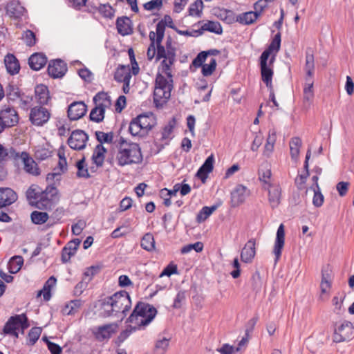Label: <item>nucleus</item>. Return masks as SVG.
I'll use <instances>...</instances> for the list:
<instances>
[{
  "instance_id": "f257e3e1",
  "label": "nucleus",
  "mask_w": 354,
  "mask_h": 354,
  "mask_svg": "<svg viewBox=\"0 0 354 354\" xmlns=\"http://www.w3.org/2000/svg\"><path fill=\"white\" fill-rule=\"evenodd\" d=\"M156 59H163L158 67L153 91V100L158 106L167 101L173 88L171 68L176 59V48L173 46L171 39L166 41L165 46L159 44L157 47Z\"/></svg>"
},
{
  "instance_id": "f03ea898",
  "label": "nucleus",
  "mask_w": 354,
  "mask_h": 354,
  "mask_svg": "<svg viewBox=\"0 0 354 354\" xmlns=\"http://www.w3.org/2000/svg\"><path fill=\"white\" fill-rule=\"evenodd\" d=\"M131 308V300L129 293L120 291L95 301L93 310L100 317H114L122 320Z\"/></svg>"
},
{
  "instance_id": "7ed1b4c3",
  "label": "nucleus",
  "mask_w": 354,
  "mask_h": 354,
  "mask_svg": "<svg viewBox=\"0 0 354 354\" xmlns=\"http://www.w3.org/2000/svg\"><path fill=\"white\" fill-rule=\"evenodd\" d=\"M156 313V309L152 306L142 302L138 303L128 318V321L134 326H127L118 336L119 340L123 342L133 332L145 328L152 322Z\"/></svg>"
},
{
  "instance_id": "20e7f679",
  "label": "nucleus",
  "mask_w": 354,
  "mask_h": 354,
  "mask_svg": "<svg viewBox=\"0 0 354 354\" xmlns=\"http://www.w3.org/2000/svg\"><path fill=\"white\" fill-rule=\"evenodd\" d=\"M56 194V187L52 183L48 184L44 192L37 185H32L26 192V198L32 205H35L38 208L41 206L47 207L50 205L51 201Z\"/></svg>"
},
{
  "instance_id": "39448f33",
  "label": "nucleus",
  "mask_w": 354,
  "mask_h": 354,
  "mask_svg": "<svg viewBox=\"0 0 354 354\" xmlns=\"http://www.w3.org/2000/svg\"><path fill=\"white\" fill-rule=\"evenodd\" d=\"M116 158L119 165L124 166L140 162L142 156L138 144L129 143L120 147Z\"/></svg>"
},
{
  "instance_id": "423d86ee",
  "label": "nucleus",
  "mask_w": 354,
  "mask_h": 354,
  "mask_svg": "<svg viewBox=\"0 0 354 354\" xmlns=\"http://www.w3.org/2000/svg\"><path fill=\"white\" fill-rule=\"evenodd\" d=\"M28 326L26 315H17L9 318L3 330L5 334L18 337L17 330H21V332L24 333V329L27 328Z\"/></svg>"
},
{
  "instance_id": "0eeeda50",
  "label": "nucleus",
  "mask_w": 354,
  "mask_h": 354,
  "mask_svg": "<svg viewBox=\"0 0 354 354\" xmlns=\"http://www.w3.org/2000/svg\"><path fill=\"white\" fill-rule=\"evenodd\" d=\"M353 326L348 321H344L335 328L333 339L335 342L339 343L348 341L353 337Z\"/></svg>"
},
{
  "instance_id": "6e6552de",
  "label": "nucleus",
  "mask_w": 354,
  "mask_h": 354,
  "mask_svg": "<svg viewBox=\"0 0 354 354\" xmlns=\"http://www.w3.org/2000/svg\"><path fill=\"white\" fill-rule=\"evenodd\" d=\"M274 62V56H272L270 59H266V54L263 55V57H260L261 77L268 88L272 87V79L273 76Z\"/></svg>"
},
{
  "instance_id": "1a4fd4ad",
  "label": "nucleus",
  "mask_w": 354,
  "mask_h": 354,
  "mask_svg": "<svg viewBox=\"0 0 354 354\" xmlns=\"http://www.w3.org/2000/svg\"><path fill=\"white\" fill-rule=\"evenodd\" d=\"M118 324L115 323H111L94 327L92 329V333L95 338L98 341H104L109 339L112 335L117 332Z\"/></svg>"
},
{
  "instance_id": "9d476101",
  "label": "nucleus",
  "mask_w": 354,
  "mask_h": 354,
  "mask_svg": "<svg viewBox=\"0 0 354 354\" xmlns=\"http://www.w3.org/2000/svg\"><path fill=\"white\" fill-rule=\"evenodd\" d=\"M174 28V22L169 15H165L156 25V32H149V39H156L158 43H161L165 35V26Z\"/></svg>"
},
{
  "instance_id": "9b49d317",
  "label": "nucleus",
  "mask_w": 354,
  "mask_h": 354,
  "mask_svg": "<svg viewBox=\"0 0 354 354\" xmlns=\"http://www.w3.org/2000/svg\"><path fill=\"white\" fill-rule=\"evenodd\" d=\"M58 156L59 160L58 162V167L55 168L53 171L48 174L46 176V181L48 184L52 183L55 187L59 183L61 180V175L66 170L67 163L65 158L61 157V151H59Z\"/></svg>"
},
{
  "instance_id": "f8f14e48",
  "label": "nucleus",
  "mask_w": 354,
  "mask_h": 354,
  "mask_svg": "<svg viewBox=\"0 0 354 354\" xmlns=\"http://www.w3.org/2000/svg\"><path fill=\"white\" fill-rule=\"evenodd\" d=\"M50 115V114L46 108L35 106L30 111V120L33 124L42 126L48 121Z\"/></svg>"
},
{
  "instance_id": "ddd939ff",
  "label": "nucleus",
  "mask_w": 354,
  "mask_h": 354,
  "mask_svg": "<svg viewBox=\"0 0 354 354\" xmlns=\"http://www.w3.org/2000/svg\"><path fill=\"white\" fill-rule=\"evenodd\" d=\"M88 136L82 130H75L72 132L68 140V144L71 148L75 150H81L86 147Z\"/></svg>"
},
{
  "instance_id": "4468645a",
  "label": "nucleus",
  "mask_w": 354,
  "mask_h": 354,
  "mask_svg": "<svg viewBox=\"0 0 354 354\" xmlns=\"http://www.w3.org/2000/svg\"><path fill=\"white\" fill-rule=\"evenodd\" d=\"M0 117L7 128L15 126L19 122L17 112L12 107L5 106L0 111Z\"/></svg>"
},
{
  "instance_id": "2eb2a0df",
  "label": "nucleus",
  "mask_w": 354,
  "mask_h": 354,
  "mask_svg": "<svg viewBox=\"0 0 354 354\" xmlns=\"http://www.w3.org/2000/svg\"><path fill=\"white\" fill-rule=\"evenodd\" d=\"M250 190L242 185H238L231 192V202L233 207L242 204L249 196Z\"/></svg>"
},
{
  "instance_id": "dca6fc26",
  "label": "nucleus",
  "mask_w": 354,
  "mask_h": 354,
  "mask_svg": "<svg viewBox=\"0 0 354 354\" xmlns=\"http://www.w3.org/2000/svg\"><path fill=\"white\" fill-rule=\"evenodd\" d=\"M66 71V64L61 59L51 61L48 66V73L53 78L62 77Z\"/></svg>"
},
{
  "instance_id": "f3484780",
  "label": "nucleus",
  "mask_w": 354,
  "mask_h": 354,
  "mask_svg": "<svg viewBox=\"0 0 354 354\" xmlns=\"http://www.w3.org/2000/svg\"><path fill=\"white\" fill-rule=\"evenodd\" d=\"M86 105L83 102H74L68 109V117L71 120L81 118L86 112Z\"/></svg>"
},
{
  "instance_id": "a211bd4d",
  "label": "nucleus",
  "mask_w": 354,
  "mask_h": 354,
  "mask_svg": "<svg viewBox=\"0 0 354 354\" xmlns=\"http://www.w3.org/2000/svg\"><path fill=\"white\" fill-rule=\"evenodd\" d=\"M285 242V232L284 226L281 224L277 229L276 239L274 242L273 253L275 256V263H277L281 254L282 249L284 246Z\"/></svg>"
},
{
  "instance_id": "6ab92c4d",
  "label": "nucleus",
  "mask_w": 354,
  "mask_h": 354,
  "mask_svg": "<svg viewBox=\"0 0 354 354\" xmlns=\"http://www.w3.org/2000/svg\"><path fill=\"white\" fill-rule=\"evenodd\" d=\"M264 189L268 190V201L271 207L272 208L277 207L280 203L281 196V190L279 185L274 183L265 187Z\"/></svg>"
},
{
  "instance_id": "aec40b11",
  "label": "nucleus",
  "mask_w": 354,
  "mask_h": 354,
  "mask_svg": "<svg viewBox=\"0 0 354 354\" xmlns=\"http://www.w3.org/2000/svg\"><path fill=\"white\" fill-rule=\"evenodd\" d=\"M17 199V194L10 188H0V208L15 203Z\"/></svg>"
},
{
  "instance_id": "412c9836",
  "label": "nucleus",
  "mask_w": 354,
  "mask_h": 354,
  "mask_svg": "<svg viewBox=\"0 0 354 354\" xmlns=\"http://www.w3.org/2000/svg\"><path fill=\"white\" fill-rule=\"evenodd\" d=\"M256 254L255 241L249 240L243 247L241 252V259L244 263H250Z\"/></svg>"
},
{
  "instance_id": "4be33fe9",
  "label": "nucleus",
  "mask_w": 354,
  "mask_h": 354,
  "mask_svg": "<svg viewBox=\"0 0 354 354\" xmlns=\"http://www.w3.org/2000/svg\"><path fill=\"white\" fill-rule=\"evenodd\" d=\"M21 158L24 162V169L26 172L33 176H38L40 174L39 169L35 161L29 156L26 152H22Z\"/></svg>"
},
{
  "instance_id": "5701e85b",
  "label": "nucleus",
  "mask_w": 354,
  "mask_h": 354,
  "mask_svg": "<svg viewBox=\"0 0 354 354\" xmlns=\"http://www.w3.org/2000/svg\"><path fill=\"white\" fill-rule=\"evenodd\" d=\"M214 157L211 154L205 160L203 165L199 168L196 173L197 177L200 178L203 183L207 178L208 174L212 171L214 167Z\"/></svg>"
},
{
  "instance_id": "b1692460",
  "label": "nucleus",
  "mask_w": 354,
  "mask_h": 354,
  "mask_svg": "<svg viewBox=\"0 0 354 354\" xmlns=\"http://www.w3.org/2000/svg\"><path fill=\"white\" fill-rule=\"evenodd\" d=\"M281 46V34L279 32L276 34L272 39L271 43L267 49H266L261 54L260 57H263V55H266V59H270L272 56H275L280 49Z\"/></svg>"
},
{
  "instance_id": "393cba45",
  "label": "nucleus",
  "mask_w": 354,
  "mask_h": 354,
  "mask_svg": "<svg viewBox=\"0 0 354 354\" xmlns=\"http://www.w3.org/2000/svg\"><path fill=\"white\" fill-rule=\"evenodd\" d=\"M81 241L78 239L69 241L63 248L62 252V260L63 262H67L71 257L75 254Z\"/></svg>"
},
{
  "instance_id": "a878e982",
  "label": "nucleus",
  "mask_w": 354,
  "mask_h": 354,
  "mask_svg": "<svg viewBox=\"0 0 354 354\" xmlns=\"http://www.w3.org/2000/svg\"><path fill=\"white\" fill-rule=\"evenodd\" d=\"M47 62L45 55L39 53L32 54L28 59V64L34 71H39L43 68Z\"/></svg>"
},
{
  "instance_id": "bb28decb",
  "label": "nucleus",
  "mask_w": 354,
  "mask_h": 354,
  "mask_svg": "<svg viewBox=\"0 0 354 354\" xmlns=\"http://www.w3.org/2000/svg\"><path fill=\"white\" fill-rule=\"evenodd\" d=\"M35 99L40 104H47L49 100V91L46 86L40 84L35 87Z\"/></svg>"
},
{
  "instance_id": "cd10ccee",
  "label": "nucleus",
  "mask_w": 354,
  "mask_h": 354,
  "mask_svg": "<svg viewBox=\"0 0 354 354\" xmlns=\"http://www.w3.org/2000/svg\"><path fill=\"white\" fill-rule=\"evenodd\" d=\"M136 120L146 134L155 124L154 118L152 115H140L136 118Z\"/></svg>"
},
{
  "instance_id": "c85d7f7f",
  "label": "nucleus",
  "mask_w": 354,
  "mask_h": 354,
  "mask_svg": "<svg viewBox=\"0 0 354 354\" xmlns=\"http://www.w3.org/2000/svg\"><path fill=\"white\" fill-rule=\"evenodd\" d=\"M131 73L129 66L120 65L115 71L114 79L118 82H128L131 78Z\"/></svg>"
},
{
  "instance_id": "c756f323",
  "label": "nucleus",
  "mask_w": 354,
  "mask_h": 354,
  "mask_svg": "<svg viewBox=\"0 0 354 354\" xmlns=\"http://www.w3.org/2000/svg\"><path fill=\"white\" fill-rule=\"evenodd\" d=\"M6 69L11 75H15L19 73L20 69L19 63L16 57L12 54H8L4 59Z\"/></svg>"
},
{
  "instance_id": "7c9ffc66",
  "label": "nucleus",
  "mask_w": 354,
  "mask_h": 354,
  "mask_svg": "<svg viewBox=\"0 0 354 354\" xmlns=\"http://www.w3.org/2000/svg\"><path fill=\"white\" fill-rule=\"evenodd\" d=\"M93 102L95 106L103 108L104 111L106 108L109 107L111 104V98L105 92H100L94 96Z\"/></svg>"
},
{
  "instance_id": "2f4dec72",
  "label": "nucleus",
  "mask_w": 354,
  "mask_h": 354,
  "mask_svg": "<svg viewBox=\"0 0 354 354\" xmlns=\"http://www.w3.org/2000/svg\"><path fill=\"white\" fill-rule=\"evenodd\" d=\"M118 32L123 35H128L131 33V21L128 17L119 18L116 22Z\"/></svg>"
},
{
  "instance_id": "473e14b6",
  "label": "nucleus",
  "mask_w": 354,
  "mask_h": 354,
  "mask_svg": "<svg viewBox=\"0 0 354 354\" xmlns=\"http://www.w3.org/2000/svg\"><path fill=\"white\" fill-rule=\"evenodd\" d=\"M315 70V59L313 51L310 49L307 50L306 53L305 71L306 77L313 79Z\"/></svg>"
},
{
  "instance_id": "72a5a7b5",
  "label": "nucleus",
  "mask_w": 354,
  "mask_h": 354,
  "mask_svg": "<svg viewBox=\"0 0 354 354\" xmlns=\"http://www.w3.org/2000/svg\"><path fill=\"white\" fill-rule=\"evenodd\" d=\"M56 282V278L53 276L50 277L44 283L43 289L38 292L37 296L40 297L43 295L44 300L48 301L51 296L50 290L55 286Z\"/></svg>"
},
{
  "instance_id": "f704fd0d",
  "label": "nucleus",
  "mask_w": 354,
  "mask_h": 354,
  "mask_svg": "<svg viewBox=\"0 0 354 354\" xmlns=\"http://www.w3.org/2000/svg\"><path fill=\"white\" fill-rule=\"evenodd\" d=\"M303 97L304 102H311L314 97L313 80L306 77V82L304 86Z\"/></svg>"
},
{
  "instance_id": "c9c22d12",
  "label": "nucleus",
  "mask_w": 354,
  "mask_h": 354,
  "mask_svg": "<svg viewBox=\"0 0 354 354\" xmlns=\"http://www.w3.org/2000/svg\"><path fill=\"white\" fill-rule=\"evenodd\" d=\"M23 94L15 85L9 84L6 88V97L10 102H17Z\"/></svg>"
},
{
  "instance_id": "e433bc0d",
  "label": "nucleus",
  "mask_w": 354,
  "mask_h": 354,
  "mask_svg": "<svg viewBox=\"0 0 354 354\" xmlns=\"http://www.w3.org/2000/svg\"><path fill=\"white\" fill-rule=\"evenodd\" d=\"M254 11L246 12L237 16L236 21L241 24L248 25L254 23L259 17Z\"/></svg>"
},
{
  "instance_id": "4c0bfd02",
  "label": "nucleus",
  "mask_w": 354,
  "mask_h": 354,
  "mask_svg": "<svg viewBox=\"0 0 354 354\" xmlns=\"http://www.w3.org/2000/svg\"><path fill=\"white\" fill-rule=\"evenodd\" d=\"M106 149L102 145H97L93 151L92 160L97 167L102 165L104 160V154L106 153Z\"/></svg>"
},
{
  "instance_id": "58836bf2",
  "label": "nucleus",
  "mask_w": 354,
  "mask_h": 354,
  "mask_svg": "<svg viewBox=\"0 0 354 354\" xmlns=\"http://www.w3.org/2000/svg\"><path fill=\"white\" fill-rule=\"evenodd\" d=\"M24 264V259L21 256L12 257L8 264V269L12 274H16L21 268Z\"/></svg>"
},
{
  "instance_id": "ea45409f",
  "label": "nucleus",
  "mask_w": 354,
  "mask_h": 354,
  "mask_svg": "<svg viewBox=\"0 0 354 354\" xmlns=\"http://www.w3.org/2000/svg\"><path fill=\"white\" fill-rule=\"evenodd\" d=\"M301 145V140L298 137L293 138L290 141L289 145L290 156L292 159L294 160L295 161H297L298 159Z\"/></svg>"
},
{
  "instance_id": "a19ab883",
  "label": "nucleus",
  "mask_w": 354,
  "mask_h": 354,
  "mask_svg": "<svg viewBox=\"0 0 354 354\" xmlns=\"http://www.w3.org/2000/svg\"><path fill=\"white\" fill-rule=\"evenodd\" d=\"M8 14L14 17H19L24 12V8L16 1L10 2L6 7Z\"/></svg>"
},
{
  "instance_id": "79ce46f5",
  "label": "nucleus",
  "mask_w": 354,
  "mask_h": 354,
  "mask_svg": "<svg viewBox=\"0 0 354 354\" xmlns=\"http://www.w3.org/2000/svg\"><path fill=\"white\" fill-rule=\"evenodd\" d=\"M141 247L149 252L155 249V241L151 234L147 233L144 235L141 240Z\"/></svg>"
},
{
  "instance_id": "37998d69",
  "label": "nucleus",
  "mask_w": 354,
  "mask_h": 354,
  "mask_svg": "<svg viewBox=\"0 0 354 354\" xmlns=\"http://www.w3.org/2000/svg\"><path fill=\"white\" fill-rule=\"evenodd\" d=\"M216 206L203 207L197 214L196 220L198 223L205 221L215 210Z\"/></svg>"
},
{
  "instance_id": "c03bdc74",
  "label": "nucleus",
  "mask_w": 354,
  "mask_h": 354,
  "mask_svg": "<svg viewBox=\"0 0 354 354\" xmlns=\"http://www.w3.org/2000/svg\"><path fill=\"white\" fill-rule=\"evenodd\" d=\"M41 328L40 327H34L30 329L27 337V344L34 345L40 337Z\"/></svg>"
},
{
  "instance_id": "a18cd8bd",
  "label": "nucleus",
  "mask_w": 354,
  "mask_h": 354,
  "mask_svg": "<svg viewBox=\"0 0 354 354\" xmlns=\"http://www.w3.org/2000/svg\"><path fill=\"white\" fill-rule=\"evenodd\" d=\"M81 305L80 300L71 301L68 304H66L62 308V313L64 315H70L76 311V309Z\"/></svg>"
},
{
  "instance_id": "49530a36",
  "label": "nucleus",
  "mask_w": 354,
  "mask_h": 354,
  "mask_svg": "<svg viewBox=\"0 0 354 354\" xmlns=\"http://www.w3.org/2000/svg\"><path fill=\"white\" fill-rule=\"evenodd\" d=\"M95 138L99 142V145H102L103 143H111L113 139V133L109 132L104 133L102 131H95Z\"/></svg>"
},
{
  "instance_id": "de8ad7c7",
  "label": "nucleus",
  "mask_w": 354,
  "mask_h": 354,
  "mask_svg": "<svg viewBox=\"0 0 354 354\" xmlns=\"http://www.w3.org/2000/svg\"><path fill=\"white\" fill-rule=\"evenodd\" d=\"M104 112L105 111L103 110V108L95 106L90 111V120L97 123L102 122L104 118Z\"/></svg>"
},
{
  "instance_id": "09e8293b",
  "label": "nucleus",
  "mask_w": 354,
  "mask_h": 354,
  "mask_svg": "<svg viewBox=\"0 0 354 354\" xmlns=\"http://www.w3.org/2000/svg\"><path fill=\"white\" fill-rule=\"evenodd\" d=\"M216 66V61L214 58L210 57L207 64H205L202 66V74L204 76H209L215 71Z\"/></svg>"
},
{
  "instance_id": "8fccbe9b",
  "label": "nucleus",
  "mask_w": 354,
  "mask_h": 354,
  "mask_svg": "<svg viewBox=\"0 0 354 354\" xmlns=\"http://www.w3.org/2000/svg\"><path fill=\"white\" fill-rule=\"evenodd\" d=\"M129 131L133 136H144L146 133L139 125L138 122L134 118L129 124Z\"/></svg>"
},
{
  "instance_id": "3c124183",
  "label": "nucleus",
  "mask_w": 354,
  "mask_h": 354,
  "mask_svg": "<svg viewBox=\"0 0 354 354\" xmlns=\"http://www.w3.org/2000/svg\"><path fill=\"white\" fill-rule=\"evenodd\" d=\"M202 29L203 30H207L218 35L221 34L223 32L221 24L218 22L212 21L205 23L202 26Z\"/></svg>"
},
{
  "instance_id": "603ef678",
  "label": "nucleus",
  "mask_w": 354,
  "mask_h": 354,
  "mask_svg": "<svg viewBox=\"0 0 354 354\" xmlns=\"http://www.w3.org/2000/svg\"><path fill=\"white\" fill-rule=\"evenodd\" d=\"M259 180L263 183V187L274 184L271 181L272 172L270 169H261L259 172Z\"/></svg>"
},
{
  "instance_id": "864d4df0",
  "label": "nucleus",
  "mask_w": 354,
  "mask_h": 354,
  "mask_svg": "<svg viewBox=\"0 0 354 354\" xmlns=\"http://www.w3.org/2000/svg\"><path fill=\"white\" fill-rule=\"evenodd\" d=\"M32 221L37 225L43 224L48 219V215L46 212L34 211L31 214Z\"/></svg>"
},
{
  "instance_id": "5fc2aeb1",
  "label": "nucleus",
  "mask_w": 354,
  "mask_h": 354,
  "mask_svg": "<svg viewBox=\"0 0 354 354\" xmlns=\"http://www.w3.org/2000/svg\"><path fill=\"white\" fill-rule=\"evenodd\" d=\"M85 160H86L85 157H83L81 160H80L77 162V165H76L77 168V176L79 178L88 177V169L84 165Z\"/></svg>"
},
{
  "instance_id": "6e6d98bb",
  "label": "nucleus",
  "mask_w": 354,
  "mask_h": 354,
  "mask_svg": "<svg viewBox=\"0 0 354 354\" xmlns=\"http://www.w3.org/2000/svg\"><path fill=\"white\" fill-rule=\"evenodd\" d=\"M210 54H214V53H212V51H203L200 53L193 60L192 64L196 68L203 66V63L208 59L207 57Z\"/></svg>"
},
{
  "instance_id": "4d7b16f0",
  "label": "nucleus",
  "mask_w": 354,
  "mask_h": 354,
  "mask_svg": "<svg viewBox=\"0 0 354 354\" xmlns=\"http://www.w3.org/2000/svg\"><path fill=\"white\" fill-rule=\"evenodd\" d=\"M17 157L18 153L12 147L5 148L1 144H0V161L4 160L6 157Z\"/></svg>"
},
{
  "instance_id": "13d9d810",
  "label": "nucleus",
  "mask_w": 354,
  "mask_h": 354,
  "mask_svg": "<svg viewBox=\"0 0 354 354\" xmlns=\"http://www.w3.org/2000/svg\"><path fill=\"white\" fill-rule=\"evenodd\" d=\"M175 122L169 121V123L163 128L162 131V140H169L171 138V134L174 128Z\"/></svg>"
},
{
  "instance_id": "bf43d9fd",
  "label": "nucleus",
  "mask_w": 354,
  "mask_h": 354,
  "mask_svg": "<svg viewBox=\"0 0 354 354\" xmlns=\"http://www.w3.org/2000/svg\"><path fill=\"white\" fill-rule=\"evenodd\" d=\"M203 249V244L201 242H196L193 244H188L185 245L181 249L182 254H187L192 250H195L196 252H201Z\"/></svg>"
},
{
  "instance_id": "052dcab7",
  "label": "nucleus",
  "mask_w": 354,
  "mask_h": 354,
  "mask_svg": "<svg viewBox=\"0 0 354 354\" xmlns=\"http://www.w3.org/2000/svg\"><path fill=\"white\" fill-rule=\"evenodd\" d=\"M22 39L28 46H32L36 44V37L35 33L30 30L24 31Z\"/></svg>"
},
{
  "instance_id": "680f3d73",
  "label": "nucleus",
  "mask_w": 354,
  "mask_h": 354,
  "mask_svg": "<svg viewBox=\"0 0 354 354\" xmlns=\"http://www.w3.org/2000/svg\"><path fill=\"white\" fill-rule=\"evenodd\" d=\"M314 196L313 198V204L317 207H319L323 205L324 197L323 194L321 193L320 189L313 188Z\"/></svg>"
},
{
  "instance_id": "e2e57ef3",
  "label": "nucleus",
  "mask_w": 354,
  "mask_h": 354,
  "mask_svg": "<svg viewBox=\"0 0 354 354\" xmlns=\"http://www.w3.org/2000/svg\"><path fill=\"white\" fill-rule=\"evenodd\" d=\"M51 156H52V151L48 149L40 148V149H38L35 151L36 158L41 160H46L48 158L50 157Z\"/></svg>"
},
{
  "instance_id": "0e129e2a",
  "label": "nucleus",
  "mask_w": 354,
  "mask_h": 354,
  "mask_svg": "<svg viewBox=\"0 0 354 354\" xmlns=\"http://www.w3.org/2000/svg\"><path fill=\"white\" fill-rule=\"evenodd\" d=\"M203 8V1H196L194 3L192 4L189 9V12L192 16H198L199 15Z\"/></svg>"
},
{
  "instance_id": "69168bd1",
  "label": "nucleus",
  "mask_w": 354,
  "mask_h": 354,
  "mask_svg": "<svg viewBox=\"0 0 354 354\" xmlns=\"http://www.w3.org/2000/svg\"><path fill=\"white\" fill-rule=\"evenodd\" d=\"M185 300V292L184 291H179L174 299L173 307L174 308H180Z\"/></svg>"
},
{
  "instance_id": "338daca9",
  "label": "nucleus",
  "mask_w": 354,
  "mask_h": 354,
  "mask_svg": "<svg viewBox=\"0 0 354 354\" xmlns=\"http://www.w3.org/2000/svg\"><path fill=\"white\" fill-rule=\"evenodd\" d=\"M268 2H270V1L268 0L257 1L254 5V12L257 14L258 13V15L260 16L261 15L262 12L263 11V10L268 6Z\"/></svg>"
},
{
  "instance_id": "774afa93",
  "label": "nucleus",
  "mask_w": 354,
  "mask_h": 354,
  "mask_svg": "<svg viewBox=\"0 0 354 354\" xmlns=\"http://www.w3.org/2000/svg\"><path fill=\"white\" fill-rule=\"evenodd\" d=\"M216 351L221 354H234L236 352L235 348L229 344H224L221 348H217Z\"/></svg>"
}]
</instances>
